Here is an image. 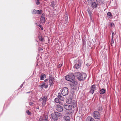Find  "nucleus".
<instances>
[{"mask_svg":"<svg viewBox=\"0 0 121 121\" xmlns=\"http://www.w3.org/2000/svg\"><path fill=\"white\" fill-rule=\"evenodd\" d=\"M75 76L72 73H70L69 75H67L65 77V78L67 80L75 84H78V82L74 79Z\"/></svg>","mask_w":121,"mask_h":121,"instance_id":"nucleus-1","label":"nucleus"},{"mask_svg":"<svg viewBox=\"0 0 121 121\" xmlns=\"http://www.w3.org/2000/svg\"><path fill=\"white\" fill-rule=\"evenodd\" d=\"M75 76L77 79L79 81L83 80L85 79L86 77V74L84 73H80L79 72H77L75 73Z\"/></svg>","mask_w":121,"mask_h":121,"instance_id":"nucleus-2","label":"nucleus"},{"mask_svg":"<svg viewBox=\"0 0 121 121\" xmlns=\"http://www.w3.org/2000/svg\"><path fill=\"white\" fill-rule=\"evenodd\" d=\"M62 116V114L57 112H55L54 113L51 114L52 119L54 121H56L58 119V117H60Z\"/></svg>","mask_w":121,"mask_h":121,"instance_id":"nucleus-3","label":"nucleus"},{"mask_svg":"<svg viewBox=\"0 0 121 121\" xmlns=\"http://www.w3.org/2000/svg\"><path fill=\"white\" fill-rule=\"evenodd\" d=\"M47 97L45 96H42L39 99L40 101H42V106L44 107L46 104Z\"/></svg>","mask_w":121,"mask_h":121,"instance_id":"nucleus-4","label":"nucleus"},{"mask_svg":"<svg viewBox=\"0 0 121 121\" xmlns=\"http://www.w3.org/2000/svg\"><path fill=\"white\" fill-rule=\"evenodd\" d=\"M67 102L68 104H71L73 107H75L76 106V104L75 101L74 100H72V99L69 98L66 101Z\"/></svg>","mask_w":121,"mask_h":121,"instance_id":"nucleus-5","label":"nucleus"},{"mask_svg":"<svg viewBox=\"0 0 121 121\" xmlns=\"http://www.w3.org/2000/svg\"><path fill=\"white\" fill-rule=\"evenodd\" d=\"M100 113L97 111H95L93 113V116L96 119H98L99 118L100 116Z\"/></svg>","mask_w":121,"mask_h":121,"instance_id":"nucleus-6","label":"nucleus"},{"mask_svg":"<svg viewBox=\"0 0 121 121\" xmlns=\"http://www.w3.org/2000/svg\"><path fill=\"white\" fill-rule=\"evenodd\" d=\"M69 93L68 89L66 87L64 88L62 91L61 94L62 95L65 96L67 95Z\"/></svg>","mask_w":121,"mask_h":121,"instance_id":"nucleus-7","label":"nucleus"},{"mask_svg":"<svg viewBox=\"0 0 121 121\" xmlns=\"http://www.w3.org/2000/svg\"><path fill=\"white\" fill-rule=\"evenodd\" d=\"M49 83L50 85V86H53L55 82L54 78L52 76H49Z\"/></svg>","mask_w":121,"mask_h":121,"instance_id":"nucleus-8","label":"nucleus"},{"mask_svg":"<svg viewBox=\"0 0 121 121\" xmlns=\"http://www.w3.org/2000/svg\"><path fill=\"white\" fill-rule=\"evenodd\" d=\"M56 108V110L59 112H61L63 110V107L59 104H58Z\"/></svg>","mask_w":121,"mask_h":121,"instance_id":"nucleus-9","label":"nucleus"},{"mask_svg":"<svg viewBox=\"0 0 121 121\" xmlns=\"http://www.w3.org/2000/svg\"><path fill=\"white\" fill-rule=\"evenodd\" d=\"M32 12V13L37 14H41L42 13V10H38L34 9L33 10Z\"/></svg>","mask_w":121,"mask_h":121,"instance_id":"nucleus-10","label":"nucleus"},{"mask_svg":"<svg viewBox=\"0 0 121 121\" xmlns=\"http://www.w3.org/2000/svg\"><path fill=\"white\" fill-rule=\"evenodd\" d=\"M72 105H64V107L67 110H71L72 108Z\"/></svg>","mask_w":121,"mask_h":121,"instance_id":"nucleus-11","label":"nucleus"},{"mask_svg":"<svg viewBox=\"0 0 121 121\" xmlns=\"http://www.w3.org/2000/svg\"><path fill=\"white\" fill-rule=\"evenodd\" d=\"M95 86L94 85L91 86V90L90 91V93L93 94L94 91L95 90Z\"/></svg>","mask_w":121,"mask_h":121,"instance_id":"nucleus-12","label":"nucleus"},{"mask_svg":"<svg viewBox=\"0 0 121 121\" xmlns=\"http://www.w3.org/2000/svg\"><path fill=\"white\" fill-rule=\"evenodd\" d=\"M41 23H44L45 21V16H44L43 13L42 15V16L40 19Z\"/></svg>","mask_w":121,"mask_h":121,"instance_id":"nucleus-13","label":"nucleus"},{"mask_svg":"<svg viewBox=\"0 0 121 121\" xmlns=\"http://www.w3.org/2000/svg\"><path fill=\"white\" fill-rule=\"evenodd\" d=\"M97 108L98 111L100 113L103 111V109L102 108V105H98Z\"/></svg>","mask_w":121,"mask_h":121,"instance_id":"nucleus-14","label":"nucleus"},{"mask_svg":"<svg viewBox=\"0 0 121 121\" xmlns=\"http://www.w3.org/2000/svg\"><path fill=\"white\" fill-rule=\"evenodd\" d=\"M81 66V64L79 63L75 64L74 66V67L77 69L79 68Z\"/></svg>","mask_w":121,"mask_h":121,"instance_id":"nucleus-15","label":"nucleus"},{"mask_svg":"<svg viewBox=\"0 0 121 121\" xmlns=\"http://www.w3.org/2000/svg\"><path fill=\"white\" fill-rule=\"evenodd\" d=\"M86 121H95V120L92 117L88 116L87 118Z\"/></svg>","mask_w":121,"mask_h":121,"instance_id":"nucleus-16","label":"nucleus"},{"mask_svg":"<svg viewBox=\"0 0 121 121\" xmlns=\"http://www.w3.org/2000/svg\"><path fill=\"white\" fill-rule=\"evenodd\" d=\"M63 118L66 121H69L70 120V117L69 116H65Z\"/></svg>","mask_w":121,"mask_h":121,"instance_id":"nucleus-17","label":"nucleus"},{"mask_svg":"<svg viewBox=\"0 0 121 121\" xmlns=\"http://www.w3.org/2000/svg\"><path fill=\"white\" fill-rule=\"evenodd\" d=\"M107 16L108 17V18L110 19H111L112 17V15L110 12H108L107 13Z\"/></svg>","mask_w":121,"mask_h":121,"instance_id":"nucleus-18","label":"nucleus"},{"mask_svg":"<svg viewBox=\"0 0 121 121\" xmlns=\"http://www.w3.org/2000/svg\"><path fill=\"white\" fill-rule=\"evenodd\" d=\"M97 4L96 3L94 2L92 3L91 4V6L93 8H95L97 7Z\"/></svg>","mask_w":121,"mask_h":121,"instance_id":"nucleus-19","label":"nucleus"},{"mask_svg":"<svg viewBox=\"0 0 121 121\" xmlns=\"http://www.w3.org/2000/svg\"><path fill=\"white\" fill-rule=\"evenodd\" d=\"M45 77H46V75L45 74L43 73L41 74L40 76V80H43Z\"/></svg>","mask_w":121,"mask_h":121,"instance_id":"nucleus-20","label":"nucleus"},{"mask_svg":"<svg viewBox=\"0 0 121 121\" xmlns=\"http://www.w3.org/2000/svg\"><path fill=\"white\" fill-rule=\"evenodd\" d=\"M42 121H48V116L47 115H46L45 117L43 118Z\"/></svg>","mask_w":121,"mask_h":121,"instance_id":"nucleus-21","label":"nucleus"},{"mask_svg":"<svg viewBox=\"0 0 121 121\" xmlns=\"http://www.w3.org/2000/svg\"><path fill=\"white\" fill-rule=\"evenodd\" d=\"M96 1L98 3H99L100 4L104 3V0H96Z\"/></svg>","mask_w":121,"mask_h":121,"instance_id":"nucleus-22","label":"nucleus"},{"mask_svg":"<svg viewBox=\"0 0 121 121\" xmlns=\"http://www.w3.org/2000/svg\"><path fill=\"white\" fill-rule=\"evenodd\" d=\"M38 38L42 42L43 41L44 39L42 37L41 35H39Z\"/></svg>","mask_w":121,"mask_h":121,"instance_id":"nucleus-23","label":"nucleus"},{"mask_svg":"<svg viewBox=\"0 0 121 121\" xmlns=\"http://www.w3.org/2000/svg\"><path fill=\"white\" fill-rule=\"evenodd\" d=\"M89 15V16L91 18V14L92 13V12L89 9H87Z\"/></svg>","mask_w":121,"mask_h":121,"instance_id":"nucleus-24","label":"nucleus"},{"mask_svg":"<svg viewBox=\"0 0 121 121\" xmlns=\"http://www.w3.org/2000/svg\"><path fill=\"white\" fill-rule=\"evenodd\" d=\"M105 90L104 89H102L100 91V93L101 94H103L104 93Z\"/></svg>","mask_w":121,"mask_h":121,"instance_id":"nucleus-25","label":"nucleus"},{"mask_svg":"<svg viewBox=\"0 0 121 121\" xmlns=\"http://www.w3.org/2000/svg\"><path fill=\"white\" fill-rule=\"evenodd\" d=\"M46 85V83L44 82H43L42 83V85H39V86L41 87L42 89L44 87H45V86Z\"/></svg>","mask_w":121,"mask_h":121,"instance_id":"nucleus-26","label":"nucleus"},{"mask_svg":"<svg viewBox=\"0 0 121 121\" xmlns=\"http://www.w3.org/2000/svg\"><path fill=\"white\" fill-rule=\"evenodd\" d=\"M55 101L56 103H58L59 102L60 100L58 98H55L54 100Z\"/></svg>","mask_w":121,"mask_h":121,"instance_id":"nucleus-27","label":"nucleus"},{"mask_svg":"<svg viewBox=\"0 0 121 121\" xmlns=\"http://www.w3.org/2000/svg\"><path fill=\"white\" fill-rule=\"evenodd\" d=\"M59 99L60 100L62 101H63L64 100V98L62 97V96L59 98Z\"/></svg>","mask_w":121,"mask_h":121,"instance_id":"nucleus-28","label":"nucleus"},{"mask_svg":"<svg viewBox=\"0 0 121 121\" xmlns=\"http://www.w3.org/2000/svg\"><path fill=\"white\" fill-rule=\"evenodd\" d=\"M26 113L29 115H30L31 113L28 110H27L26 111Z\"/></svg>","mask_w":121,"mask_h":121,"instance_id":"nucleus-29","label":"nucleus"},{"mask_svg":"<svg viewBox=\"0 0 121 121\" xmlns=\"http://www.w3.org/2000/svg\"><path fill=\"white\" fill-rule=\"evenodd\" d=\"M61 96H62L61 95V94L60 93H59L58 94V96H57L58 98H59Z\"/></svg>","mask_w":121,"mask_h":121,"instance_id":"nucleus-30","label":"nucleus"},{"mask_svg":"<svg viewBox=\"0 0 121 121\" xmlns=\"http://www.w3.org/2000/svg\"><path fill=\"white\" fill-rule=\"evenodd\" d=\"M37 2H36V4H37L38 5L40 3V2H39V0H36Z\"/></svg>","mask_w":121,"mask_h":121,"instance_id":"nucleus-31","label":"nucleus"},{"mask_svg":"<svg viewBox=\"0 0 121 121\" xmlns=\"http://www.w3.org/2000/svg\"><path fill=\"white\" fill-rule=\"evenodd\" d=\"M114 43V41L113 40V39H111V45H112V44Z\"/></svg>","mask_w":121,"mask_h":121,"instance_id":"nucleus-32","label":"nucleus"},{"mask_svg":"<svg viewBox=\"0 0 121 121\" xmlns=\"http://www.w3.org/2000/svg\"><path fill=\"white\" fill-rule=\"evenodd\" d=\"M61 66H62V64H59V65H58V67L59 68H60V67Z\"/></svg>","mask_w":121,"mask_h":121,"instance_id":"nucleus-33","label":"nucleus"},{"mask_svg":"<svg viewBox=\"0 0 121 121\" xmlns=\"http://www.w3.org/2000/svg\"><path fill=\"white\" fill-rule=\"evenodd\" d=\"M34 103L32 102H30L29 103L30 105H32Z\"/></svg>","mask_w":121,"mask_h":121,"instance_id":"nucleus-34","label":"nucleus"},{"mask_svg":"<svg viewBox=\"0 0 121 121\" xmlns=\"http://www.w3.org/2000/svg\"><path fill=\"white\" fill-rule=\"evenodd\" d=\"M42 120H43L42 118H40L39 119V121H42Z\"/></svg>","mask_w":121,"mask_h":121,"instance_id":"nucleus-35","label":"nucleus"},{"mask_svg":"<svg viewBox=\"0 0 121 121\" xmlns=\"http://www.w3.org/2000/svg\"><path fill=\"white\" fill-rule=\"evenodd\" d=\"M58 103H59L61 105H63V104L60 101L59 102H58Z\"/></svg>","mask_w":121,"mask_h":121,"instance_id":"nucleus-36","label":"nucleus"},{"mask_svg":"<svg viewBox=\"0 0 121 121\" xmlns=\"http://www.w3.org/2000/svg\"><path fill=\"white\" fill-rule=\"evenodd\" d=\"M48 85H45V88H47L48 87Z\"/></svg>","mask_w":121,"mask_h":121,"instance_id":"nucleus-37","label":"nucleus"},{"mask_svg":"<svg viewBox=\"0 0 121 121\" xmlns=\"http://www.w3.org/2000/svg\"><path fill=\"white\" fill-rule=\"evenodd\" d=\"M114 24L112 22L111 23V25L112 26H113Z\"/></svg>","mask_w":121,"mask_h":121,"instance_id":"nucleus-38","label":"nucleus"},{"mask_svg":"<svg viewBox=\"0 0 121 121\" xmlns=\"http://www.w3.org/2000/svg\"><path fill=\"white\" fill-rule=\"evenodd\" d=\"M48 81V79H46L44 80V81L45 82H47V81Z\"/></svg>","mask_w":121,"mask_h":121,"instance_id":"nucleus-39","label":"nucleus"},{"mask_svg":"<svg viewBox=\"0 0 121 121\" xmlns=\"http://www.w3.org/2000/svg\"><path fill=\"white\" fill-rule=\"evenodd\" d=\"M115 35V34L114 32H112V36H114Z\"/></svg>","mask_w":121,"mask_h":121,"instance_id":"nucleus-40","label":"nucleus"},{"mask_svg":"<svg viewBox=\"0 0 121 121\" xmlns=\"http://www.w3.org/2000/svg\"><path fill=\"white\" fill-rule=\"evenodd\" d=\"M38 26L40 27V28H41L42 27V26H41V25H39Z\"/></svg>","mask_w":121,"mask_h":121,"instance_id":"nucleus-41","label":"nucleus"},{"mask_svg":"<svg viewBox=\"0 0 121 121\" xmlns=\"http://www.w3.org/2000/svg\"><path fill=\"white\" fill-rule=\"evenodd\" d=\"M39 50H42L43 49L42 48H39Z\"/></svg>","mask_w":121,"mask_h":121,"instance_id":"nucleus-42","label":"nucleus"},{"mask_svg":"<svg viewBox=\"0 0 121 121\" xmlns=\"http://www.w3.org/2000/svg\"><path fill=\"white\" fill-rule=\"evenodd\" d=\"M114 37V36H112V39H113V37Z\"/></svg>","mask_w":121,"mask_h":121,"instance_id":"nucleus-43","label":"nucleus"},{"mask_svg":"<svg viewBox=\"0 0 121 121\" xmlns=\"http://www.w3.org/2000/svg\"><path fill=\"white\" fill-rule=\"evenodd\" d=\"M23 84H22L21 85V86H20V87H22V86H23Z\"/></svg>","mask_w":121,"mask_h":121,"instance_id":"nucleus-44","label":"nucleus"},{"mask_svg":"<svg viewBox=\"0 0 121 121\" xmlns=\"http://www.w3.org/2000/svg\"><path fill=\"white\" fill-rule=\"evenodd\" d=\"M41 28V30H43V27H42V28Z\"/></svg>","mask_w":121,"mask_h":121,"instance_id":"nucleus-45","label":"nucleus"},{"mask_svg":"<svg viewBox=\"0 0 121 121\" xmlns=\"http://www.w3.org/2000/svg\"><path fill=\"white\" fill-rule=\"evenodd\" d=\"M36 109H38L39 110V107H38L36 108Z\"/></svg>","mask_w":121,"mask_h":121,"instance_id":"nucleus-46","label":"nucleus"},{"mask_svg":"<svg viewBox=\"0 0 121 121\" xmlns=\"http://www.w3.org/2000/svg\"><path fill=\"white\" fill-rule=\"evenodd\" d=\"M31 92L30 91V92H27L26 93H30Z\"/></svg>","mask_w":121,"mask_h":121,"instance_id":"nucleus-47","label":"nucleus"},{"mask_svg":"<svg viewBox=\"0 0 121 121\" xmlns=\"http://www.w3.org/2000/svg\"><path fill=\"white\" fill-rule=\"evenodd\" d=\"M52 3H53V2H52Z\"/></svg>","mask_w":121,"mask_h":121,"instance_id":"nucleus-48","label":"nucleus"},{"mask_svg":"<svg viewBox=\"0 0 121 121\" xmlns=\"http://www.w3.org/2000/svg\"><path fill=\"white\" fill-rule=\"evenodd\" d=\"M48 82H47V83H48Z\"/></svg>","mask_w":121,"mask_h":121,"instance_id":"nucleus-49","label":"nucleus"}]
</instances>
